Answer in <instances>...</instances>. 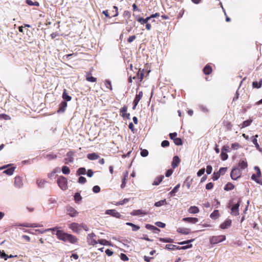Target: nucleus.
Segmentation results:
<instances>
[{"instance_id": "1", "label": "nucleus", "mask_w": 262, "mask_h": 262, "mask_svg": "<svg viewBox=\"0 0 262 262\" xmlns=\"http://www.w3.org/2000/svg\"><path fill=\"white\" fill-rule=\"evenodd\" d=\"M56 235L58 239L64 242L69 241L72 244H75L77 242V238L75 236L66 233L62 230H57Z\"/></svg>"}, {"instance_id": "2", "label": "nucleus", "mask_w": 262, "mask_h": 262, "mask_svg": "<svg viewBox=\"0 0 262 262\" xmlns=\"http://www.w3.org/2000/svg\"><path fill=\"white\" fill-rule=\"evenodd\" d=\"M57 183L59 187L63 190H65L68 188V181L67 179L63 177L59 176L57 180Z\"/></svg>"}, {"instance_id": "3", "label": "nucleus", "mask_w": 262, "mask_h": 262, "mask_svg": "<svg viewBox=\"0 0 262 262\" xmlns=\"http://www.w3.org/2000/svg\"><path fill=\"white\" fill-rule=\"evenodd\" d=\"M225 239L226 236L225 235L213 236L210 238V243L214 245L223 242Z\"/></svg>"}, {"instance_id": "4", "label": "nucleus", "mask_w": 262, "mask_h": 262, "mask_svg": "<svg viewBox=\"0 0 262 262\" xmlns=\"http://www.w3.org/2000/svg\"><path fill=\"white\" fill-rule=\"evenodd\" d=\"M230 176L232 179L236 180L241 176V172L238 168H234L231 170Z\"/></svg>"}, {"instance_id": "5", "label": "nucleus", "mask_w": 262, "mask_h": 262, "mask_svg": "<svg viewBox=\"0 0 262 262\" xmlns=\"http://www.w3.org/2000/svg\"><path fill=\"white\" fill-rule=\"evenodd\" d=\"M241 202V199H238V202L234 204L231 208V214L234 216H236L239 214L238 208Z\"/></svg>"}, {"instance_id": "6", "label": "nucleus", "mask_w": 262, "mask_h": 262, "mask_svg": "<svg viewBox=\"0 0 262 262\" xmlns=\"http://www.w3.org/2000/svg\"><path fill=\"white\" fill-rule=\"evenodd\" d=\"M66 212L71 217H75L78 214V212L74 208L70 206L66 207Z\"/></svg>"}, {"instance_id": "7", "label": "nucleus", "mask_w": 262, "mask_h": 262, "mask_svg": "<svg viewBox=\"0 0 262 262\" xmlns=\"http://www.w3.org/2000/svg\"><path fill=\"white\" fill-rule=\"evenodd\" d=\"M74 152L69 151L66 154L67 158H64V163L66 164H68L69 163H73L74 162Z\"/></svg>"}, {"instance_id": "8", "label": "nucleus", "mask_w": 262, "mask_h": 262, "mask_svg": "<svg viewBox=\"0 0 262 262\" xmlns=\"http://www.w3.org/2000/svg\"><path fill=\"white\" fill-rule=\"evenodd\" d=\"M105 214L110 215L112 216H114V217H115L117 218L121 217L120 214L115 209L106 210L105 212Z\"/></svg>"}, {"instance_id": "9", "label": "nucleus", "mask_w": 262, "mask_h": 262, "mask_svg": "<svg viewBox=\"0 0 262 262\" xmlns=\"http://www.w3.org/2000/svg\"><path fill=\"white\" fill-rule=\"evenodd\" d=\"M14 185L16 187L20 188L23 187V183L21 177H16L14 179Z\"/></svg>"}, {"instance_id": "10", "label": "nucleus", "mask_w": 262, "mask_h": 262, "mask_svg": "<svg viewBox=\"0 0 262 262\" xmlns=\"http://www.w3.org/2000/svg\"><path fill=\"white\" fill-rule=\"evenodd\" d=\"M67 106V103L65 101H62L59 104V109L57 111V113H64Z\"/></svg>"}, {"instance_id": "11", "label": "nucleus", "mask_w": 262, "mask_h": 262, "mask_svg": "<svg viewBox=\"0 0 262 262\" xmlns=\"http://www.w3.org/2000/svg\"><path fill=\"white\" fill-rule=\"evenodd\" d=\"M136 19L141 25H144V24L148 23V20H149L150 19V17H149H149H147L145 18H144L143 17L136 16Z\"/></svg>"}, {"instance_id": "12", "label": "nucleus", "mask_w": 262, "mask_h": 262, "mask_svg": "<svg viewBox=\"0 0 262 262\" xmlns=\"http://www.w3.org/2000/svg\"><path fill=\"white\" fill-rule=\"evenodd\" d=\"M145 227L146 229L152 231L155 233H158L160 231L159 228L150 224H146Z\"/></svg>"}, {"instance_id": "13", "label": "nucleus", "mask_w": 262, "mask_h": 262, "mask_svg": "<svg viewBox=\"0 0 262 262\" xmlns=\"http://www.w3.org/2000/svg\"><path fill=\"white\" fill-rule=\"evenodd\" d=\"M231 220L229 219L227 220L221 224L220 227L222 229H225L230 227L231 226Z\"/></svg>"}, {"instance_id": "14", "label": "nucleus", "mask_w": 262, "mask_h": 262, "mask_svg": "<svg viewBox=\"0 0 262 262\" xmlns=\"http://www.w3.org/2000/svg\"><path fill=\"white\" fill-rule=\"evenodd\" d=\"M70 228L74 232H77L80 230V225L76 223H73L71 224Z\"/></svg>"}, {"instance_id": "15", "label": "nucleus", "mask_w": 262, "mask_h": 262, "mask_svg": "<svg viewBox=\"0 0 262 262\" xmlns=\"http://www.w3.org/2000/svg\"><path fill=\"white\" fill-rule=\"evenodd\" d=\"M130 214L132 215H134V216L138 215H146V214H147V212L142 210L138 209V210H133L130 213Z\"/></svg>"}, {"instance_id": "16", "label": "nucleus", "mask_w": 262, "mask_h": 262, "mask_svg": "<svg viewBox=\"0 0 262 262\" xmlns=\"http://www.w3.org/2000/svg\"><path fill=\"white\" fill-rule=\"evenodd\" d=\"M183 221L190 223L195 224L198 222V219L196 217H184Z\"/></svg>"}, {"instance_id": "17", "label": "nucleus", "mask_w": 262, "mask_h": 262, "mask_svg": "<svg viewBox=\"0 0 262 262\" xmlns=\"http://www.w3.org/2000/svg\"><path fill=\"white\" fill-rule=\"evenodd\" d=\"M87 158L90 160H96L99 158V156L97 154L93 152L88 154Z\"/></svg>"}, {"instance_id": "18", "label": "nucleus", "mask_w": 262, "mask_h": 262, "mask_svg": "<svg viewBox=\"0 0 262 262\" xmlns=\"http://www.w3.org/2000/svg\"><path fill=\"white\" fill-rule=\"evenodd\" d=\"M258 137V135H256L252 137V142L255 145L257 149L259 151H261V148L259 147V144L257 143V138Z\"/></svg>"}, {"instance_id": "19", "label": "nucleus", "mask_w": 262, "mask_h": 262, "mask_svg": "<svg viewBox=\"0 0 262 262\" xmlns=\"http://www.w3.org/2000/svg\"><path fill=\"white\" fill-rule=\"evenodd\" d=\"M164 178V176L161 175L157 177L154 180L152 185L157 186L160 184Z\"/></svg>"}, {"instance_id": "20", "label": "nucleus", "mask_w": 262, "mask_h": 262, "mask_svg": "<svg viewBox=\"0 0 262 262\" xmlns=\"http://www.w3.org/2000/svg\"><path fill=\"white\" fill-rule=\"evenodd\" d=\"M199 209L198 207L193 206L189 207L188 211L191 214H196L199 212Z\"/></svg>"}, {"instance_id": "21", "label": "nucleus", "mask_w": 262, "mask_h": 262, "mask_svg": "<svg viewBox=\"0 0 262 262\" xmlns=\"http://www.w3.org/2000/svg\"><path fill=\"white\" fill-rule=\"evenodd\" d=\"M180 162V160L178 156H174L173 158L172 162V166L174 168L178 166L179 163Z\"/></svg>"}, {"instance_id": "22", "label": "nucleus", "mask_w": 262, "mask_h": 262, "mask_svg": "<svg viewBox=\"0 0 262 262\" xmlns=\"http://www.w3.org/2000/svg\"><path fill=\"white\" fill-rule=\"evenodd\" d=\"M177 231L183 234L187 235L190 233V230L188 228H179L178 229Z\"/></svg>"}, {"instance_id": "23", "label": "nucleus", "mask_w": 262, "mask_h": 262, "mask_svg": "<svg viewBox=\"0 0 262 262\" xmlns=\"http://www.w3.org/2000/svg\"><path fill=\"white\" fill-rule=\"evenodd\" d=\"M46 183L47 181L43 179H38L36 181V184L39 188H43Z\"/></svg>"}, {"instance_id": "24", "label": "nucleus", "mask_w": 262, "mask_h": 262, "mask_svg": "<svg viewBox=\"0 0 262 262\" xmlns=\"http://www.w3.org/2000/svg\"><path fill=\"white\" fill-rule=\"evenodd\" d=\"M62 98L65 101H69L72 99V97L67 94L66 89H64L63 91L62 94Z\"/></svg>"}, {"instance_id": "25", "label": "nucleus", "mask_w": 262, "mask_h": 262, "mask_svg": "<svg viewBox=\"0 0 262 262\" xmlns=\"http://www.w3.org/2000/svg\"><path fill=\"white\" fill-rule=\"evenodd\" d=\"M126 225L127 226H131L132 227V230L133 231H137L140 229V227L138 225H136L133 223L127 222L126 223Z\"/></svg>"}, {"instance_id": "26", "label": "nucleus", "mask_w": 262, "mask_h": 262, "mask_svg": "<svg viewBox=\"0 0 262 262\" xmlns=\"http://www.w3.org/2000/svg\"><path fill=\"white\" fill-rule=\"evenodd\" d=\"M203 72L206 75H209L212 72V68L210 66L208 65H206L203 69Z\"/></svg>"}, {"instance_id": "27", "label": "nucleus", "mask_w": 262, "mask_h": 262, "mask_svg": "<svg viewBox=\"0 0 262 262\" xmlns=\"http://www.w3.org/2000/svg\"><path fill=\"white\" fill-rule=\"evenodd\" d=\"M15 169V167H12L4 170L3 172L7 175L11 176L13 173Z\"/></svg>"}, {"instance_id": "28", "label": "nucleus", "mask_w": 262, "mask_h": 262, "mask_svg": "<svg viewBox=\"0 0 262 262\" xmlns=\"http://www.w3.org/2000/svg\"><path fill=\"white\" fill-rule=\"evenodd\" d=\"M239 166L242 169H246L248 166L247 162L246 160H242L239 163Z\"/></svg>"}, {"instance_id": "29", "label": "nucleus", "mask_w": 262, "mask_h": 262, "mask_svg": "<svg viewBox=\"0 0 262 262\" xmlns=\"http://www.w3.org/2000/svg\"><path fill=\"white\" fill-rule=\"evenodd\" d=\"M261 83H262V79H261L259 82L253 81L252 82V86L254 88L259 89L261 87Z\"/></svg>"}, {"instance_id": "30", "label": "nucleus", "mask_w": 262, "mask_h": 262, "mask_svg": "<svg viewBox=\"0 0 262 262\" xmlns=\"http://www.w3.org/2000/svg\"><path fill=\"white\" fill-rule=\"evenodd\" d=\"M234 188V186L231 183H228L224 187V190L226 191L231 190Z\"/></svg>"}, {"instance_id": "31", "label": "nucleus", "mask_w": 262, "mask_h": 262, "mask_svg": "<svg viewBox=\"0 0 262 262\" xmlns=\"http://www.w3.org/2000/svg\"><path fill=\"white\" fill-rule=\"evenodd\" d=\"M143 93L142 92H140L138 95H137L134 100V102H135V103L139 102L141 98L142 97Z\"/></svg>"}, {"instance_id": "32", "label": "nucleus", "mask_w": 262, "mask_h": 262, "mask_svg": "<svg viewBox=\"0 0 262 262\" xmlns=\"http://www.w3.org/2000/svg\"><path fill=\"white\" fill-rule=\"evenodd\" d=\"M45 158L47 159L48 160H52L55 159L57 158V156L56 155H54L52 154H47L45 156Z\"/></svg>"}, {"instance_id": "33", "label": "nucleus", "mask_w": 262, "mask_h": 262, "mask_svg": "<svg viewBox=\"0 0 262 262\" xmlns=\"http://www.w3.org/2000/svg\"><path fill=\"white\" fill-rule=\"evenodd\" d=\"M90 74L91 73H89V74L87 75L86 77V80L92 82H96L97 80L96 78H95L92 76H90Z\"/></svg>"}, {"instance_id": "34", "label": "nucleus", "mask_w": 262, "mask_h": 262, "mask_svg": "<svg viewBox=\"0 0 262 262\" xmlns=\"http://www.w3.org/2000/svg\"><path fill=\"white\" fill-rule=\"evenodd\" d=\"M166 204V200L164 199V200H161L160 201L156 202L155 203V206L156 207H160V206L164 205Z\"/></svg>"}, {"instance_id": "35", "label": "nucleus", "mask_w": 262, "mask_h": 262, "mask_svg": "<svg viewBox=\"0 0 262 262\" xmlns=\"http://www.w3.org/2000/svg\"><path fill=\"white\" fill-rule=\"evenodd\" d=\"M74 200L76 203H77L81 200L82 197L79 192H76L74 195Z\"/></svg>"}, {"instance_id": "36", "label": "nucleus", "mask_w": 262, "mask_h": 262, "mask_svg": "<svg viewBox=\"0 0 262 262\" xmlns=\"http://www.w3.org/2000/svg\"><path fill=\"white\" fill-rule=\"evenodd\" d=\"M252 121V120L251 119L247 120L244 121L242 124V127L244 128L249 126L251 124Z\"/></svg>"}, {"instance_id": "37", "label": "nucleus", "mask_w": 262, "mask_h": 262, "mask_svg": "<svg viewBox=\"0 0 262 262\" xmlns=\"http://www.w3.org/2000/svg\"><path fill=\"white\" fill-rule=\"evenodd\" d=\"M78 175L85 174L86 173V169L84 167H81L78 169L77 171Z\"/></svg>"}, {"instance_id": "38", "label": "nucleus", "mask_w": 262, "mask_h": 262, "mask_svg": "<svg viewBox=\"0 0 262 262\" xmlns=\"http://www.w3.org/2000/svg\"><path fill=\"white\" fill-rule=\"evenodd\" d=\"M159 241L165 243H173V239L170 238H159Z\"/></svg>"}, {"instance_id": "39", "label": "nucleus", "mask_w": 262, "mask_h": 262, "mask_svg": "<svg viewBox=\"0 0 262 262\" xmlns=\"http://www.w3.org/2000/svg\"><path fill=\"white\" fill-rule=\"evenodd\" d=\"M62 172L64 174H68L70 172V168L67 166H63L62 167Z\"/></svg>"}, {"instance_id": "40", "label": "nucleus", "mask_w": 262, "mask_h": 262, "mask_svg": "<svg viewBox=\"0 0 262 262\" xmlns=\"http://www.w3.org/2000/svg\"><path fill=\"white\" fill-rule=\"evenodd\" d=\"M174 144L177 145H181L182 144V139L180 138H176L173 140Z\"/></svg>"}, {"instance_id": "41", "label": "nucleus", "mask_w": 262, "mask_h": 262, "mask_svg": "<svg viewBox=\"0 0 262 262\" xmlns=\"http://www.w3.org/2000/svg\"><path fill=\"white\" fill-rule=\"evenodd\" d=\"M178 247V246H177L176 245L168 244V245H166L165 248H166V249H168V250H174L175 249H177V248Z\"/></svg>"}, {"instance_id": "42", "label": "nucleus", "mask_w": 262, "mask_h": 262, "mask_svg": "<svg viewBox=\"0 0 262 262\" xmlns=\"http://www.w3.org/2000/svg\"><path fill=\"white\" fill-rule=\"evenodd\" d=\"M180 184H177L173 188V189L170 191V193L172 195L173 194L176 193L179 188H180Z\"/></svg>"}, {"instance_id": "43", "label": "nucleus", "mask_w": 262, "mask_h": 262, "mask_svg": "<svg viewBox=\"0 0 262 262\" xmlns=\"http://www.w3.org/2000/svg\"><path fill=\"white\" fill-rule=\"evenodd\" d=\"M192 247L191 244L187 245L186 246H184L182 247H178L177 248V250H185L187 249H189Z\"/></svg>"}, {"instance_id": "44", "label": "nucleus", "mask_w": 262, "mask_h": 262, "mask_svg": "<svg viewBox=\"0 0 262 262\" xmlns=\"http://www.w3.org/2000/svg\"><path fill=\"white\" fill-rule=\"evenodd\" d=\"M220 177V173L219 172H214L212 179L213 181H216L219 179Z\"/></svg>"}, {"instance_id": "45", "label": "nucleus", "mask_w": 262, "mask_h": 262, "mask_svg": "<svg viewBox=\"0 0 262 262\" xmlns=\"http://www.w3.org/2000/svg\"><path fill=\"white\" fill-rule=\"evenodd\" d=\"M254 169L256 172V175L257 176V177L258 178L261 177V172H260V170L258 166H255L254 167Z\"/></svg>"}, {"instance_id": "46", "label": "nucleus", "mask_w": 262, "mask_h": 262, "mask_svg": "<svg viewBox=\"0 0 262 262\" xmlns=\"http://www.w3.org/2000/svg\"><path fill=\"white\" fill-rule=\"evenodd\" d=\"M194 241V239H189V240H187V241H185L180 242L178 244L179 245H185V244L189 245L190 243L193 242Z\"/></svg>"}, {"instance_id": "47", "label": "nucleus", "mask_w": 262, "mask_h": 262, "mask_svg": "<svg viewBox=\"0 0 262 262\" xmlns=\"http://www.w3.org/2000/svg\"><path fill=\"white\" fill-rule=\"evenodd\" d=\"M221 156L222 160L223 161L226 160L228 158V155L226 152H223V151L221 152Z\"/></svg>"}, {"instance_id": "48", "label": "nucleus", "mask_w": 262, "mask_h": 262, "mask_svg": "<svg viewBox=\"0 0 262 262\" xmlns=\"http://www.w3.org/2000/svg\"><path fill=\"white\" fill-rule=\"evenodd\" d=\"M219 216V211L215 210L210 215V217L213 219L215 216L218 217Z\"/></svg>"}, {"instance_id": "49", "label": "nucleus", "mask_w": 262, "mask_h": 262, "mask_svg": "<svg viewBox=\"0 0 262 262\" xmlns=\"http://www.w3.org/2000/svg\"><path fill=\"white\" fill-rule=\"evenodd\" d=\"M137 76L140 79V81H141L143 79L144 74L143 72H140V70H139L137 74Z\"/></svg>"}, {"instance_id": "50", "label": "nucleus", "mask_w": 262, "mask_h": 262, "mask_svg": "<svg viewBox=\"0 0 262 262\" xmlns=\"http://www.w3.org/2000/svg\"><path fill=\"white\" fill-rule=\"evenodd\" d=\"M141 156L143 157H146L148 156V151L146 149H143L142 150V151H141Z\"/></svg>"}, {"instance_id": "51", "label": "nucleus", "mask_w": 262, "mask_h": 262, "mask_svg": "<svg viewBox=\"0 0 262 262\" xmlns=\"http://www.w3.org/2000/svg\"><path fill=\"white\" fill-rule=\"evenodd\" d=\"M98 242L102 245H107L109 244V242L103 239H99Z\"/></svg>"}, {"instance_id": "52", "label": "nucleus", "mask_w": 262, "mask_h": 262, "mask_svg": "<svg viewBox=\"0 0 262 262\" xmlns=\"http://www.w3.org/2000/svg\"><path fill=\"white\" fill-rule=\"evenodd\" d=\"M100 191V187L98 186V185H95L93 187V191L94 192V193H98Z\"/></svg>"}, {"instance_id": "53", "label": "nucleus", "mask_w": 262, "mask_h": 262, "mask_svg": "<svg viewBox=\"0 0 262 262\" xmlns=\"http://www.w3.org/2000/svg\"><path fill=\"white\" fill-rule=\"evenodd\" d=\"M105 85L107 88L111 90H112L111 82L110 80H106L105 81Z\"/></svg>"}, {"instance_id": "54", "label": "nucleus", "mask_w": 262, "mask_h": 262, "mask_svg": "<svg viewBox=\"0 0 262 262\" xmlns=\"http://www.w3.org/2000/svg\"><path fill=\"white\" fill-rule=\"evenodd\" d=\"M86 182L85 178L80 176L78 179V182L81 184H84Z\"/></svg>"}, {"instance_id": "55", "label": "nucleus", "mask_w": 262, "mask_h": 262, "mask_svg": "<svg viewBox=\"0 0 262 262\" xmlns=\"http://www.w3.org/2000/svg\"><path fill=\"white\" fill-rule=\"evenodd\" d=\"M169 145V142L168 140H164L161 143V146L163 147H168Z\"/></svg>"}, {"instance_id": "56", "label": "nucleus", "mask_w": 262, "mask_h": 262, "mask_svg": "<svg viewBox=\"0 0 262 262\" xmlns=\"http://www.w3.org/2000/svg\"><path fill=\"white\" fill-rule=\"evenodd\" d=\"M120 258L121 259V260L124 261L128 260V258L127 256V255L124 253H121L120 254Z\"/></svg>"}, {"instance_id": "57", "label": "nucleus", "mask_w": 262, "mask_h": 262, "mask_svg": "<svg viewBox=\"0 0 262 262\" xmlns=\"http://www.w3.org/2000/svg\"><path fill=\"white\" fill-rule=\"evenodd\" d=\"M129 199H124L123 200L120 201L119 202H118L117 203V204L119 205H123V204L126 203L127 202H128L129 201Z\"/></svg>"}, {"instance_id": "58", "label": "nucleus", "mask_w": 262, "mask_h": 262, "mask_svg": "<svg viewBox=\"0 0 262 262\" xmlns=\"http://www.w3.org/2000/svg\"><path fill=\"white\" fill-rule=\"evenodd\" d=\"M205 169L204 168H201V169H200L198 172H197V176L198 177H201L202 176L205 172Z\"/></svg>"}, {"instance_id": "59", "label": "nucleus", "mask_w": 262, "mask_h": 262, "mask_svg": "<svg viewBox=\"0 0 262 262\" xmlns=\"http://www.w3.org/2000/svg\"><path fill=\"white\" fill-rule=\"evenodd\" d=\"M227 169V167H221L220 168L219 171H218L221 174H224Z\"/></svg>"}, {"instance_id": "60", "label": "nucleus", "mask_w": 262, "mask_h": 262, "mask_svg": "<svg viewBox=\"0 0 262 262\" xmlns=\"http://www.w3.org/2000/svg\"><path fill=\"white\" fill-rule=\"evenodd\" d=\"M199 107L200 110L204 113H207L208 112V110L207 109V108L206 106H204L203 105H200Z\"/></svg>"}, {"instance_id": "61", "label": "nucleus", "mask_w": 262, "mask_h": 262, "mask_svg": "<svg viewBox=\"0 0 262 262\" xmlns=\"http://www.w3.org/2000/svg\"><path fill=\"white\" fill-rule=\"evenodd\" d=\"M213 184L212 183L210 182L206 184V189L207 190H211L213 188Z\"/></svg>"}, {"instance_id": "62", "label": "nucleus", "mask_w": 262, "mask_h": 262, "mask_svg": "<svg viewBox=\"0 0 262 262\" xmlns=\"http://www.w3.org/2000/svg\"><path fill=\"white\" fill-rule=\"evenodd\" d=\"M212 170V167L211 165H208L206 167V172L207 174H210Z\"/></svg>"}, {"instance_id": "63", "label": "nucleus", "mask_w": 262, "mask_h": 262, "mask_svg": "<svg viewBox=\"0 0 262 262\" xmlns=\"http://www.w3.org/2000/svg\"><path fill=\"white\" fill-rule=\"evenodd\" d=\"M155 224L159 227L164 228L165 227V224L161 222H157Z\"/></svg>"}, {"instance_id": "64", "label": "nucleus", "mask_w": 262, "mask_h": 262, "mask_svg": "<svg viewBox=\"0 0 262 262\" xmlns=\"http://www.w3.org/2000/svg\"><path fill=\"white\" fill-rule=\"evenodd\" d=\"M222 151H223V152H230V150H229V147L227 145H225L222 148Z\"/></svg>"}]
</instances>
